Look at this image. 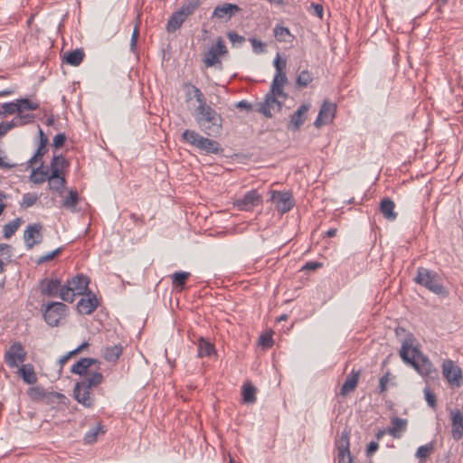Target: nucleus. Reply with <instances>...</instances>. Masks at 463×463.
<instances>
[{
	"label": "nucleus",
	"mask_w": 463,
	"mask_h": 463,
	"mask_svg": "<svg viewBox=\"0 0 463 463\" xmlns=\"http://www.w3.org/2000/svg\"><path fill=\"white\" fill-rule=\"evenodd\" d=\"M90 280L87 276L83 274L76 275L71 279H68L66 284L63 285V289L61 292V299L69 303L75 300L76 296L84 295L88 292Z\"/></svg>",
	"instance_id": "39448f33"
},
{
	"label": "nucleus",
	"mask_w": 463,
	"mask_h": 463,
	"mask_svg": "<svg viewBox=\"0 0 463 463\" xmlns=\"http://www.w3.org/2000/svg\"><path fill=\"white\" fill-rule=\"evenodd\" d=\"M424 396L428 405L432 409H435L437 406L436 395L433 392H431L429 388H425Z\"/></svg>",
	"instance_id": "603ef678"
},
{
	"label": "nucleus",
	"mask_w": 463,
	"mask_h": 463,
	"mask_svg": "<svg viewBox=\"0 0 463 463\" xmlns=\"http://www.w3.org/2000/svg\"><path fill=\"white\" fill-rule=\"evenodd\" d=\"M349 435L350 431L345 430L335 441L339 462L344 461V463H355L350 452Z\"/></svg>",
	"instance_id": "9b49d317"
},
{
	"label": "nucleus",
	"mask_w": 463,
	"mask_h": 463,
	"mask_svg": "<svg viewBox=\"0 0 463 463\" xmlns=\"http://www.w3.org/2000/svg\"><path fill=\"white\" fill-rule=\"evenodd\" d=\"M48 185L50 190L56 192L59 195H62L66 185V179L63 175L50 174Z\"/></svg>",
	"instance_id": "bb28decb"
},
{
	"label": "nucleus",
	"mask_w": 463,
	"mask_h": 463,
	"mask_svg": "<svg viewBox=\"0 0 463 463\" xmlns=\"http://www.w3.org/2000/svg\"><path fill=\"white\" fill-rule=\"evenodd\" d=\"M379 448V444L377 441H371L366 448V456H372L374 452L377 451Z\"/></svg>",
	"instance_id": "0e129e2a"
},
{
	"label": "nucleus",
	"mask_w": 463,
	"mask_h": 463,
	"mask_svg": "<svg viewBox=\"0 0 463 463\" xmlns=\"http://www.w3.org/2000/svg\"><path fill=\"white\" fill-rule=\"evenodd\" d=\"M273 65L276 69V73H280L283 72V70L286 68L287 61L285 59H282L278 53L273 61Z\"/></svg>",
	"instance_id": "864d4df0"
},
{
	"label": "nucleus",
	"mask_w": 463,
	"mask_h": 463,
	"mask_svg": "<svg viewBox=\"0 0 463 463\" xmlns=\"http://www.w3.org/2000/svg\"><path fill=\"white\" fill-rule=\"evenodd\" d=\"M46 153V148L38 146L35 154L28 160L29 166H32L37 161L42 160V157Z\"/></svg>",
	"instance_id": "5fc2aeb1"
},
{
	"label": "nucleus",
	"mask_w": 463,
	"mask_h": 463,
	"mask_svg": "<svg viewBox=\"0 0 463 463\" xmlns=\"http://www.w3.org/2000/svg\"><path fill=\"white\" fill-rule=\"evenodd\" d=\"M394 202L385 197L380 202L379 209L383 217L389 221H394L397 217V213L394 212Z\"/></svg>",
	"instance_id": "393cba45"
},
{
	"label": "nucleus",
	"mask_w": 463,
	"mask_h": 463,
	"mask_svg": "<svg viewBox=\"0 0 463 463\" xmlns=\"http://www.w3.org/2000/svg\"><path fill=\"white\" fill-rule=\"evenodd\" d=\"M336 106L334 103L324 101L322 104L317 119L314 122L316 128H320L322 125H326L332 122L335 118Z\"/></svg>",
	"instance_id": "a211bd4d"
},
{
	"label": "nucleus",
	"mask_w": 463,
	"mask_h": 463,
	"mask_svg": "<svg viewBox=\"0 0 463 463\" xmlns=\"http://www.w3.org/2000/svg\"><path fill=\"white\" fill-rule=\"evenodd\" d=\"M19 373L24 382L27 384H33L37 382V377L31 364H23L19 369Z\"/></svg>",
	"instance_id": "c756f323"
},
{
	"label": "nucleus",
	"mask_w": 463,
	"mask_h": 463,
	"mask_svg": "<svg viewBox=\"0 0 463 463\" xmlns=\"http://www.w3.org/2000/svg\"><path fill=\"white\" fill-rule=\"evenodd\" d=\"M18 113H23L24 110H36L39 109V104L33 102L27 98H22L16 99Z\"/></svg>",
	"instance_id": "58836bf2"
},
{
	"label": "nucleus",
	"mask_w": 463,
	"mask_h": 463,
	"mask_svg": "<svg viewBox=\"0 0 463 463\" xmlns=\"http://www.w3.org/2000/svg\"><path fill=\"white\" fill-rule=\"evenodd\" d=\"M274 35L279 42L285 43L289 42L288 38L292 37L288 28L279 25L274 28Z\"/></svg>",
	"instance_id": "79ce46f5"
},
{
	"label": "nucleus",
	"mask_w": 463,
	"mask_h": 463,
	"mask_svg": "<svg viewBox=\"0 0 463 463\" xmlns=\"http://www.w3.org/2000/svg\"><path fill=\"white\" fill-rule=\"evenodd\" d=\"M96 364L99 363L94 358H80L71 366V372L74 374H79L83 376V378H86L93 373L90 371V368Z\"/></svg>",
	"instance_id": "412c9836"
},
{
	"label": "nucleus",
	"mask_w": 463,
	"mask_h": 463,
	"mask_svg": "<svg viewBox=\"0 0 463 463\" xmlns=\"http://www.w3.org/2000/svg\"><path fill=\"white\" fill-rule=\"evenodd\" d=\"M61 250H62V248L60 247L47 254L41 256L36 260V264L41 265V264H43L47 261L53 260L56 256H58L61 252Z\"/></svg>",
	"instance_id": "8fccbe9b"
},
{
	"label": "nucleus",
	"mask_w": 463,
	"mask_h": 463,
	"mask_svg": "<svg viewBox=\"0 0 463 463\" xmlns=\"http://www.w3.org/2000/svg\"><path fill=\"white\" fill-rule=\"evenodd\" d=\"M67 306L61 302H52L46 306L43 312L45 322L51 326H56L60 319L65 316Z\"/></svg>",
	"instance_id": "1a4fd4ad"
},
{
	"label": "nucleus",
	"mask_w": 463,
	"mask_h": 463,
	"mask_svg": "<svg viewBox=\"0 0 463 463\" xmlns=\"http://www.w3.org/2000/svg\"><path fill=\"white\" fill-rule=\"evenodd\" d=\"M310 109V104L304 103L291 115L287 128L291 131H298L304 124L307 118V113Z\"/></svg>",
	"instance_id": "6ab92c4d"
},
{
	"label": "nucleus",
	"mask_w": 463,
	"mask_h": 463,
	"mask_svg": "<svg viewBox=\"0 0 463 463\" xmlns=\"http://www.w3.org/2000/svg\"><path fill=\"white\" fill-rule=\"evenodd\" d=\"M241 8L239 5L231 3H225L223 5H217L213 12V16L219 19L229 20L235 13L239 12Z\"/></svg>",
	"instance_id": "4be33fe9"
},
{
	"label": "nucleus",
	"mask_w": 463,
	"mask_h": 463,
	"mask_svg": "<svg viewBox=\"0 0 463 463\" xmlns=\"http://www.w3.org/2000/svg\"><path fill=\"white\" fill-rule=\"evenodd\" d=\"M1 125H2V127L5 129V132L6 134L12 128H15L17 126H20V122H19L18 118H16V119H13V120H11L9 122H5V123L2 122Z\"/></svg>",
	"instance_id": "bf43d9fd"
},
{
	"label": "nucleus",
	"mask_w": 463,
	"mask_h": 463,
	"mask_svg": "<svg viewBox=\"0 0 463 463\" xmlns=\"http://www.w3.org/2000/svg\"><path fill=\"white\" fill-rule=\"evenodd\" d=\"M270 201L280 214L289 212L295 205V200L289 191H270Z\"/></svg>",
	"instance_id": "0eeeda50"
},
{
	"label": "nucleus",
	"mask_w": 463,
	"mask_h": 463,
	"mask_svg": "<svg viewBox=\"0 0 463 463\" xmlns=\"http://www.w3.org/2000/svg\"><path fill=\"white\" fill-rule=\"evenodd\" d=\"M201 4V0H187L183 3L178 10L184 15V17L188 18L199 8Z\"/></svg>",
	"instance_id": "f704fd0d"
},
{
	"label": "nucleus",
	"mask_w": 463,
	"mask_h": 463,
	"mask_svg": "<svg viewBox=\"0 0 463 463\" xmlns=\"http://www.w3.org/2000/svg\"><path fill=\"white\" fill-rule=\"evenodd\" d=\"M186 19L187 18L184 17V15L182 14V13L179 10L174 12L166 23V31L168 33L175 32L182 26V24Z\"/></svg>",
	"instance_id": "cd10ccee"
},
{
	"label": "nucleus",
	"mask_w": 463,
	"mask_h": 463,
	"mask_svg": "<svg viewBox=\"0 0 463 463\" xmlns=\"http://www.w3.org/2000/svg\"><path fill=\"white\" fill-rule=\"evenodd\" d=\"M101 432L104 433V427L101 425H98L90 431H88L84 436V441L86 444H91L97 440L98 434Z\"/></svg>",
	"instance_id": "37998d69"
},
{
	"label": "nucleus",
	"mask_w": 463,
	"mask_h": 463,
	"mask_svg": "<svg viewBox=\"0 0 463 463\" xmlns=\"http://www.w3.org/2000/svg\"><path fill=\"white\" fill-rule=\"evenodd\" d=\"M226 35L233 46L239 47L245 42V37L234 31H229Z\"/></svg>",
	"instance_id": "09e8293b"
},
{
	"label": "nucleus",
	"mask_w": 463,
	"mask_h": 463,
	"mask_svg": "<svg viewBox=\"0 0 463 463\" xmlns=\"http://www.w3.org/2000/svg\"><path fill=\"white\" fill-rule=\"evenodd\" d=\"M18 120L20 122V125L31 123L33 121V116L31 114L18 113Z\"/></svg>",
	"instance_id": "e2e57ef3"
},
{
	"label": "nucleus",
	"mask_w": 463,
	"mask_h": 463,
	"mask_svg": "<svg viewBox=\"0 0 463 463\" xmlns=\"http://www.w3.org/2000/svg\"><path fill=\"white\" fill-rule=\"evenodd\" d=\"M26 354L23 345L20 342H15L6 351L5 361L9 367L14 368L25 361Z\"/></svg>",
	"instance_id": "f8f14e48"
},
{
	"label": "nucleus",
	"mask_w": 463,
	"mask_h": 463,
	"mask_svg": "<svg viewBox=\"0 0 463 463\" xmlns=\"http://www.w3.org/2000/svg\"><path fill=\"white\" fill-rule=\"evenodd\" d=\"M434 451L433 442H429L425 445L420 446L417 449L415 457L420 460V463L426 462L428 457Z\"/></svg>",
	"instance_id": "e433bc0d"
},
{
	"label": "nucleus",
	"mask_w": 463,
	"mask_h": 463,
	"mask_svg": "<svg viewBox=\"0 0 463 463\" xmlns=\"http://www.w3.org/2000/svg\"><path fill=\"white\" fill-rule=\"evenodd\" d=\"M413 280L435 295L440 297L449 295L447 288L443 286L442 278L434 270L419 267Z\"/></svg>",
	"instance_id": "20e7f679"
},
{
	"label": "nucleus",
	"mask_w": 463,
	"mask_h": 463,
	"mask_svg": "<svg viewBox=\"0 0 463 463\" xmlns=\"http://www.w3.org/2000/svg\"><path fill=\"white\" fill-rule=\"evenodd\" d=\"M79 202L77 191L70 190L68 195L62 201V206L66 209L74 210Z\"/></svg>",
	"instance_id": "ea45409f"
},
{
	"label": "nucleus",
	"mask_w": 463,
	"mask_h": 463,
	"mask_svg": "<svg viewBox=\"0 0 463 463\" xmlns=\"http://www.w3.org/2000/svg\"><path fill=\"white\" fill-rule=\"evenodd\" d=\"M415 337L408 333L402 340L400 356L402 360L412 366L420 375L429 379H435L438 376V371L430 359L421 354L420 349L414 345Z\"/></svg>",
	"instance_id": "f257e3e1"
},
{
	"label": "nucleus",
	"mask_w": 463,
	"mask_h": 463,
	"mask_svg": "<svg viewBox=\"0 0 463 463\" xmlns=\"http://www.w3.org/2000/svg\"><path fill=\"white\" fill-rule=\"evenodd\" d=\"M69 166L67 160L61 156H54L50 164V174L62 175V170Z\"/></svg>",
	"instance_id": "7c9ffc66"
},
{
	"label": "nucleus",
	"mask_w": 463,
	"mask_h": 463,
	"mask_svg": "<svg viewBox=\"0 0 463 463\" xmlns=\"http://www.w3.org/2000/svg\"><path fill=\"white\" fill-rule=\"evenodd\" d=\"M228 52V50L224 44L223 40L221 37H218L216 40V44L211 46L208 51L204 53L203 63L206 67L216 66L217 64L221 65L222 62L219 59V55H224Z\"/></svg>",
	"instance_id": "9d476101"
},
{
	"label": "nucleus",
	"mask_w": 463,
	"mask_h": 463,
	"mask_svg": "<svg viewBox=\"0 0 463 463\" xmlns=\"http://www.w3.org/2000/svg\"><path fill=\"white\" fill-rule=\"evenodd\" d=\"M441 368L443 377L452 387L458 388L462 385V370L452 360H444Z\"/></svg>",
	"instance_id": "6e6552de"
},
{
	"label": "nucleus",
	"mask_w": 463,
	"mask_h": 463,
	"mask_svg": "<svg viewBox=\"0 0 463 463\" xmlns=\"http://www.w3.org/2000/svg\"><path fill=\"white\" fill-rule=\"evenodd\" d=\"M39 289L42 295L49 298L59 297L63 289L61 279L57 278H45L40 281Z\"/></svg>",
	"instance_id": "ddd939ff"
},
{
	"label": "nucleus",
	"mask_w": 463,
	"mask_h": 463,
	"mask_svg": "<svg viewBox=\"0 0 463 463\" xmlns=\"http://www.w3.org/2000/svg\"><path fill=\"white\" fill-rule=\"evenodd\" d=\"M65 140H66L65 134L59 133L54 136L53 140H52L53 141L52 145L55 148H60L64 145Z\"/></svg>",
	"instance_id": "13d9d810"
},
{
	"label": "nucleus",
	"mask_w": 463,
	"mask_h": 463,
	"mask_svg": "<svg viewBox=\"0 0 463 463\" xmlns=\"http://www.w3.org/2000/svg\"><path fill=\"white\" fill-rule=\"evenodd\" d=\"M191 276L187 271H176L172 275V284L178 291L184 288L187 279Z\"/></svg>",
	"instance_id": "473e14b6"
},
{
	"label": "nucleus",
	"mask_w": 463,
	"mask_h": 463,
	"mask_svg": "<svg viewBox=\"0 0 463 463\" xmlns=\"http://www.w3.org/2000/svg\"><path fill=\"white\" fill-rule=\"evenodd\" d=\"M43 226L41 223L29 224L24 232V240L27 250L34 245L40 244L43 241Z\"/></svg>",
	"instance_id": "2eb2a0df"
},
{
	"label": "nucleus",
	"mask_w": 463,
	"mask_h": 463,
	"mask_svg": "<svg viewBox=\"0 0 463 463\" xmlns=\"http://www.w3.org/2000/svg\"><path fill=\"white\" fill-rule=\"evenodd\" d=\"M39 146L40 147L46 148V145L48 143V137L44 135L43 131L41 128H39Z\"/></svg>",
	"instance_id": "338daca9"
},
{
	"label": "nucleus",
	"mask_w": 463,
	"mask_h": 463,
	"mask_svg": "<svg viewBox=\"0 0 463 463\" xmlns=\"http://www.w3.org/2000/svg\"><path fill=\"white\" fill-rule=\"evenodd\" d=\"M282 109V101L269 96L265 95L264 100L256 104L255 110L268 118H272V111H280Z\"/></svg>",
	"instance_id": "4468645a"
},
{
	"label": "nucleus",
	"mask_w": 463,
	"mask_h": 463,
	"mask_svg": "<svg viewBox=\"0 0 463 463\" xmlns=\"http://www.w3.org/2000/svg\"><path fill=\"white\" fill-rule=\"evenodd\" d=\"M84 297L80 299L77 304V310L82 315H90L99 305L97 296L89 290L86 292Z\"/></svg>",
	"instance_id": "f3484780"
},
{
	"label": "nucleus",
	"mask_w": 463,
	"mask_h": 463,
	"mask_svg": "<svg viewBox=\"0 0 463 463\" xmlns=\"http://www.w3.org/2000/svg\"><path fill=\"white\" fill-rule=\"evenodd\" d=\"M267 94L278 99H282L283 100H285L288 98V94L284 92L283 87H279V85L277 84L276 81L271 83L270 90Z\"/></svg>",
	"instance_id": "a18cd8bd"
},
{
	"label": "nucleus",
	"mask_w": 463,
	"mask_h": 463,
	"mask_svg": "<svg viewBox=\"0 0 463 463\" xmlns=\"http://www.w3.org/2000/svg\"><path fill=\"white\" fill-rule=\"evenodd\" d=\"M236 108L245 109L247 111L252 110V105L245 99L240 100L235 105Z\"/></svg>",
	"instance_id": "69168bd1"
},
{
	"label": "nucleus",
	"mask_w": 463,
	"mask_h": 463,
	"mask_svg": "<svg viewBox=\"0 0 463 463\" xmlns=\"http://www.w3.org/2000/svg\"><path fill=\"white\" fill-rule=\"evenodd\" d=\"M256 388L247 383L242 386V399L245 403H254L256 402Z\"/></svg>",
	"instance_id": "4c0bfd02"
},
{
	"label": "nucleus",
	"mask_w": 463,
	"mask_h": 463,
	"mask_svg": "<svg viewBox=\"0 0 463 463\" xmlns=\"http://www.w3.org/2000/svg\"><path fill=\"white\" fill-rule=\"evenodd\" d=\"M84 56L85 54L82 49H75L64 56V61L67 64L71 66H79L82 62Z\"/></svg>",
	"instance_id": "72a5a7b5"
},
{
	"label": "nucleus",
	"mask_w": 463,
	"mask_h": 463,
	"mask_svg": "<svg viewBox=\"0 0 463 463\" xmlns=\"http://www.w3.org/2000/svg\"><path fill=\"white\" fill-rule=\"evenodd\" d=\"M451 436L459 440L463 436V412L459 409L450 411Z\"/></svg>",
	"instance_id": "aec40b11"
},
{
	"label": "nucleus",
	"mask_w": 463,
	"mask_h": 463,
	"mask_svg": "<svg viewBox=\"0 0 463 463\" xmlns=\"http://www.w3.org/2000/svg\"><path fill=\"white\" fill-rule=\"evenodd\" d=\"M38 200L36 194L26 193L23 195V201L21 206L24 208H29L33 206Z\"/></svg>",
	"instance_id": "de8ad7c7"
},
{
	"label": "nucleus",
	"mask_w": 463,
	"mask_h": 463,
	"mask_svg": "<svg viewBox=\"0 0 463 463\" xmlns=\"http://www.w3.org/2000/svg\"><path fill=\"white\" fill-rule=\"evenodd\" d=\"M215 353V348L213 344L209 341L205 340L203 337H200L197 344V355L198 357L211 356Z\"/></svg>",
	"instance_id": "2f4dec72"
},
{
	"label": "nucleus",
	"mask_w": 463,
	"mask_h": 463,
	"mask_svg": "<svg viewBox=\"0 0 463 463\" xmlns=\"http://www.w3.org/2000/svg\"><path fill=\"white\" fill-rule=\"evenodd\" d=\"M391 373L388 371L384 375H383L379 380V392H384L387 390V383L389 382V376Z\"/></svg>",
	"instance_id": "4d7b16f0"
},
{
	"label": "nucleus",
	"mask_w": 463,
	"mask_h": 463,
	"mask_svg": "<svg viewBox=\"0 0 463 463\" xmlns=\"http://www.w3.org/2000/svg\"><path fill=\"white\" fill-rule=\"evenodd\" d=\"M20 224H21L20 218H16L14 220L9 222L8 223H6L3 228L4 237L5 239H9L10 237H12L14 234V232L18 230V228L20 227Z\"/></svg>",
	"instance_id": "a19ab883"
},
{
	"label": "nucleus",
	"mask_w": 463,
	"mask_h": 463,
	"mask_svg": "<svg viewBox=\"0 0 463 463\" xmlns=\"http://www.w3.org/2000/svg\"><path fill=\"white\" fill-rule=\"evenodd\" d=\"M102 381L103 375L99 372L92 373L88 377L82 378L74 386L73 396L75 400L84 407H92L94 399L90 394V389L100 384Z\"/></svg>",
	"instance_id": "7ed1b4c3"
},
{
	"label": "nucleus",
	"mask_w": 463,
	"mask_h": 463,
	"mask_svg": "<svg viewBox=\"0 0 463 463\" xmlns=\"http://www.w3.org/2000/svg\"><path fill=\"white\" fill-rule=\"evenodd\" d=\"M262 202L261 195L253 189L247 192L241 198L236 200L235 205L241 211H251Z\"/></svg>",
	"instance_id": "dca6fc26"
},
{
	"label": "nucleus",
	"mask_w": 463,
	"mask_h": 463,
	"mask_svg": "<svg viewBox=\"0 0 463 463\" xmlns=\"http://www.w3.org/2000/svg\"><path fill=\"white\" fill-rule=\"evenodd\" d=\"M122 354V346L120 345H115L112 346H107L103 352V357L109 362H116Z\"/></svg>",
	"instance_id": "c9c22d12"
},
{
	"label": "nucleus",
	"mask_w": 463,
	"mask_h": 463,
	"mask_svg": "<svg viewBox=\"0 0 463 463\" xmlns=\"http://www.w3.org/2000/svg\"><path fill=\"white\" fill-rule=\"evenodd\" d=\"M49 177V168L44 167L43 164L37 168L33 169L32 174L30 175L31 181L36 184H43L45 181H48Z\"/></svg>",
	"instance_id": "c85d7f7f"
},
{
	"label": "nucleus",
	"mask_w": 463,
	"mask_h": 463,
	"mask_svg": "<svg viewBox=\"0 0 463 463\" xmlns=\"http://www.w3.org/2000/svg\"><path fill=\"white\" fill-rule=\"evenodd\" d=\"M194 120L205 135L218 137L222 130V118L210 105L201 109H195L194 113Z\"/></svg>",
	"instance_id": "f03ea898"
},
{
	"label": "nucleus",
	"mask_w": 463,
	"mask_h": 463,
	"mask_svg": "<svg viewBox=\"0 0 463 463\" xmlns=\"http://www.w3.org/2000/svg\"><path fill=\"white\" fill-rule=\"evenodd\" d=\"M391 422L392 427L387 430V433L395 439L401 438L402 432L406 430L408 420L394 416L391 419Z\"/></svg>",
	"instance_id": "a878e982"
},
{
	"label": "nucleus",
	"mask_w": 463,
	"mask_h": 463,
	"mask_svg": "<svg viewBox=\"0 0 463 463\" xmlns=\"http://www.w3.org/2000/svg\"><path fill=\"white\" fill-rule=\"evenodd\" d=\"M249 41L250 42L255 53L260 54L265 52V43L260 40L252 37L250 38Z\"/></svg>",
	"instance_id": "3c124183"
},
{
	"label": "nucleus",
	"mask_w": 463,
	"mask_h": 463,
	"mask_svg": "<svg viewBox=\"0 0 463 463\" xmlns=\"http://www.w3.org/2000/svg\"><path fill=\"white\" fill-rule=\"evenodd\" d=\"M1 107H2V111H0V113L3 116L13 115L14 113H18V107H17L16 100L13 101V102L4 103V104H2Z\"/></svg>",
	"instance_id": "49530a36"
},
{
	"label": "nucleus",
	"mask_w": 463,
	"mask_h": 463,
	"mask_svg": "<svg viewBox=\"0 0 463 463\" xmlns=\"http://www.w3.org/2000/svg\"><path fill=\"white\" fill-rule=\"evenodd\" d=\"M279 85V87H283L287 82V76L284 72L275 73L272 82H275Z\"/></svg>",
	"instance_id": "052dcab7"
},
{
	"label": "nucleus",
	"mask_w": 463,
	"mask_h": 463,
	"mask_svg": "<svg viewBox=\"0 0 463 463\" xmlns=\"http://www.w3.org/2000/svg\"><path fill=\"white\" fill-rule=\"evenodd\" d=\"M137 38H138V29H137V26L136 25L134 28L133 33L131 35V40H130V50L132 52H135L137 49Z\"/></svg>",
	"instance_id": "680f3d73"
},
{
	"label": "nucleus",
	"mask_w": 463,
	"mask_h": 463,
	"mask_svg": "<svg viewBox=\"0 0 463 463\" xmlns=\"http://www.w3.org/2000/svg\"><path fill=\"white\" fill-rule=\"evenodd\" d=\"M182 140L207 153L218 154L221 151L217 141L204 137L195 130L185 129L182 134Z\"/></svg>",
	"instance_id": "423d86ee"
},
{
	"label": "nucleus",
	"mask_w": 463,
	"mask_h": 463,
	"mask_svg": "<svg viewBox=\"0 0 463 463\" xmlns=\"http://www.w3.org/2000/svg\"><path fill=\"white\" fill-rule=\"evenodd\" d=\"M313 80V77L311 75V73L307 71V70H304L302 71L298 78H297V80H296V84L300 87V88H305L307 87L311 81Z\"/></svg>",
	"instance_id": "c03bdc74"
},
{
	"label": "nucleus",
	"mask_w": 463,
	"mask_h": 463,
	"mask_svg": "<svg viewBox=\"0 0 463 463\" xmlns=\"http://www.w3.org/2000/svg\"><path fill=\"white\" fill-rule=\"evenodd\" d=\"M184 87V89L187 90H186L187 100L190 99V95L193 92L194 98L195 99V100L198 103V106L195 109H201L203 107L208 106V104L206 102V98L204 97L203 93L201 91V90L199 88H197L196 86L193 85L190 82H185Z\"/></svg>",
	"instance_id": "b1692460"
},
{
	"label": "nucleus",
	"mask_w": 463,
	"mask_h": 463,
	"mask_svg": "<svg viewBox=\"0 0 463 463\" xmlns=\"http://www.w3.org/2000/svg\"><path fill=\"white\" fill-rule=\"evenodd\" d=\"M359 376L360 371L352 370L351 373L347 375L345 381L344 382L340 389V394L342 396L347 395L356 388L359 381Z\"/></svg>",
	"instance_id": "5701e85b"
},
{
	"label": "nucleus",
	"mask_w": 463,
	"mask_h": 463,
	"mask_svg": "<svg viewBox=\"0 0 463 463\" xmlns=\"http://www.w3.org/2000/svg\"><path fill=\"white\" fill-rule=\"evenodd\" d=\"M309 10H312V14L318 18L322 19L324 14V7L320 4L311 3Z\"/></svg>",
	"instance_id": "6e6d98bb"
},
{
	"label": "nucleus",
	"mask_w": 463,
	"mask_h": 463,
	"mask_svg": "<svg viewBox=\"0 0 463 463\" xmlns=\"http://www.w3.org/2000/svg\"><path fill=\"white\" fill-rule=\"evenodd\" d=\"M322 267V263L317 261H308L303 267L304 269L307 270H316L317 269Z\"/></svg>",
	"instance_id": "774afa93"
}]
</instances>
